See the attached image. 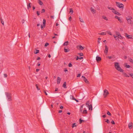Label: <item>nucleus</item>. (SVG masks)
Wrapping results in <instances>:
<instances>
[{
  "mask_svg": "<svg viewBox=\"0 0 133 133\" xmlns=\"http://www.w3.org/2000/svg\"><path fill=\"white\" fill-rule=\"evenodd\" d=\"M105 122H107L108 123H110V121L108 119H105Z\"/></svg>",
  "mask_w": 133,
  "mask_h": 133,
  "instance_id": "obj_32",
  "label": "nucleus"
},
{
  "mask_svg": "<svg viewBox=\"0 0 133 133\" xmlns=\"http://www.w3.org/2000/svg\"><path fill=\"white\" fill-rule=\"evenodd\" d=\"M36 87L37 88V89L38 90H40V89L38 88V85L37 84H36Z\"/></svg>",
  "mask_w": 133,
  "mask_h": 133,
  "instance_id": "obj_42",
  "label": "nucleus"
},
{
  "mask_svg": "<svg viewBox=\"0 0 133 133\" xmlns=\"http://www.w3.org/2000/svg\"><path fill=\"white\" fill-rule=\"evenodd\" d=\"M113 36H114L115 39L116 40H117V39H119V38H118V36H115V35H114Z\"/></svg>",
  "mask_w": 133,
  "mask_h": 133,
  "instance_id": "obj_21",
  "label": "nucleus"
},
{
  "mask_svg": "<svg viewBox=\"0 0 133 133\" xmlns=\"http://www.w3.org/2000/svg\"><path fill=\"white\" fill-rule=\"evenodd\" d=\"M68 41H66L64 43V44H63V45L64 46H66L68 45Z\"/></svg>",
  "mask_w": 133,
  "mask_h": 133,
  "instance_id": "obj_18",
  "label": "nucleus"
},
{
  "mask_svg": "<svg viewBox=\"0 0 133 133\" xmlns=\"http://www.w3.org/2000/svg\"><path fill=\"white\" fill-rule=\"evenodd\" d=\"M25 21L24 19H23L22 21V22L23 24L24 23V22H25Z\"/></svg>",
  "mask_w": 133,
  "mask_h": 133,
  "instance_id": "obj_62",
  "label": "nucleus"
},
{
  "mask_svg": "<svg viewBox=\"0 0 133 133\" xmlns=\"http://www.w3.org/2000/svg\"><path fill=\"white\" fill-rule=\"evenodd\" d=\"M104 94L103 95L104 97H106L107 95L109 94V93L108 91L106 89H105L104 91Z\"/></svg>",
  "mask_w": 133,
  "mask_h": 133,
  "instance_id": "obj_7",
  "label": "nucleus"
},
{
  "mask_svg": "<svg viewBox=\"0 0 133 133\" xmlns=\"http://www.w3.org/2000/svg\"><path fill=\"white\" fill-rule=\"evenodd\" d=\"M102 17L103 19H104L106 21H107L108 20L107 18L105 16H102Z\"/></svg>",
  "mask_w": 133,
  "mask_h": 133,
  "instance_id": "obj_26",
  "label": "nucleus"
},
{
  "mask_svg": "<svg viewBox=\"0 0 133 133\" xmlns=\"http://www.w3.org/2000/svg\"><path fill=\"white\" fill-rule=\"evenodd\" d=\"M96 58V60L97 62L100 61L101 59V57L99 56H97Z\"/></svg>",
  "mask_w": 133,
  "mask_h": 133,
  "instance_id": "obj_12",
  "label": "nucleus"
},
{
  "mask_svg": "<svg viewBox=\"0 0 133 133\" xmlns=\"http://www.w3.org/2000/svg\"><path fill=\"white\" fill-rule=\"evenodd\" d=\"M49 45V44L48 43H46L45 44V46H47Z\"/></svg>",
  "mask_w": 133,
  "mask_h": 133,
  "instance_id": "obj_48",
  "label": "nucleus"
},
{
  "mask_svg": "<svg viewBox=\"0 0 133 133\" xmlns=\"http://www.w3.org/2000/svg\"><path fill=\"white\" fill-rule=\"evenodd\" d=\"M70 97L71 99L72 100H73V98H75L74 97V96L72 95H71L70 96Z\"/></svg>",
  "mask_w": 133,
  "mask_h": 133,
  "instance_id": "obj_38",
  "label": "nucleus"
},
{
  "mask_svg": "<svg viewBox=\"0 0 133 133\" xmlns=\"http://www.w3.org/2000/svg\"><path fill=\"white\" fill-rule=\"evenodd\" d=\"M72 19V18L71 17H70L69 18V21H71V20Z\"/></svg>",
  "mask_w": 133,
  "mask_h": 133,
  "instance_id": "obj_51",
  "label": "nucleus"
},
{
  "mask_svg": "<svg viewBox=\"0 0 133 133\" xmlns=\"http://www.w3.org/2000/svg\"><path fill=\"white\" fill-rule=\"evenodd\" d=\"M101 39L100 38H98V43H99L100 42V41L101 40Z\"/></svg>",
  "mask_w": 133,
  "mask_h": 133,
  "instance_id": "obj_46",
  "label": "nucleus"
},
{
  "mask_svg": "<svg viewBox=\"0 0 133 133\" xmlns=\"http://www.w3.org/2000/svg\"><path fill=\"white\" fill-rule=\"evenodd\" d=\"M107 115H109L110 116H111V114L108 111H107Z\"/></svg>",
  "mask_w": 133,
  "mask_h": 133,
  "instance_id": "obj_34",
  "label": "nucleus"
},
{
  "mask_svg": "<svg viewBox=\"0 0 133 133\" xmlns=\"http://www.w3.org/2000/svg\"><path fill=\"white\" fill-rule=\"evenodd\" d=\"M124 76L125 77H129V76H128L127 74L126 73H124Z\"/></svg>",
  "mask_w": 133,
  "mask_h": 133,
  "instance_id": "obj_37",
  "label": "nucleus"
},
{
  "mask_svg": "<svg viewBox=\"0 0 133 133\" xmlns=\"http://www.w3.org/2000/svg\"><path fill=\"white\" fill-rule=\"evenodd\" d=\"M125 66L127 68H130V66L129 65H127V64H126V65H125Z\"/></svg>",
  "mask_w": 133,
  "mask_h": 133,
  "instance_id": "obj_44",
  "label": "nucleus"
},
{
  "mask_svg": "<svg viewBox=\"0 0 133 133\" xmlns=\"http://www.w3.org/2000/svg\"><path fill=\"white\" fill-rule=\"evenodd\" d=\"M116 3L117 6L119 7V8L122 9H123L124 5L122 4L119 3L117 2H116Z\"/></svg>",
  "mask_w": 133,
  "mask_h": 133,
  "instance_id": "obj_3",
  "label": "nucleus"
},
{
  "mask_svg": "<svg viewBox=\"0 0 133 133\" xmlns=\"http://www.w3.org/2000/svg\"><path fill=\"white\" fill-rule=\"evenodd\" d=\"M43 27H45L46 23V20L45 19H43Z\"/></svg>",
  "mask_w": 133,
  "mask_h": 133,
  "instance_id": "obj_14",
  "label": "nucleus"
},
{
  "mask_svg": "<svg viewBox=\"0 0 133 133\" xmlns=\"http://www.w3.org/2000/svg\"><path fill=\"white\" fill-rule=\"evenodd\" d=\"M70 13H71V14H72L73 13V11L72 8H70Z\"/></svg>",
  "mask_w": 133,
  "mask_h": 133,
  "instance_id": "obj_24",
  "label": "nucleus"
},
{
  "mask_svg": "<svg viewBox=\"0 0 133 133\" xmlns=\"http://www.w3.org/2000/svg\"><path fill=\"white\" fill-rule=\"evenodd\" d=\"M61 81V78L59 77H58L57 80V84H59Z\"/></svg>",
  "mask_w": 133,
  "mask_h": 133,
  "instance_id": "obj_13",
  "label": "nucleus"
},
{
  "mask_svg": "<svg viewBox=\"0 0 133 133\" xmlns=\"http://www.w3.org/2000/svg\"><path fill=\"white\" fill-rule=\"evenodd\" d=\"M4 77H7V75L5 74H4Z\"/></svg>",
  "mask_w": 133,
  "mask_h": 133,
  "instance_id": "obj_50",
  "label": "nucleus"
},
{
  "mask_svg": "<svg viewBox=\"0 0 133 133\" xmlns=\"http://www.w3.org/2000/svg\"><path fill=\"white\" fill-rule=\"evenodd\" d=\"M107 32L109 35H112V34L111 32H110L109 31H107Z\"/></svg>",
  "mask_w": 133,
  "mask_h": 133,
  "instance_id": "obj_30",
  "label": "nucleus"
},
{
  "mask_svg": "<svg viewBox=\"0 0 133 133\" xmlns=\"http://www.w3.org/2000/svg\"><path fill=\"white\" fill-rule=\"evenodd\" d=\"M39 50H36V51H34V53L35 54H37L39 52Z\"/></svg>",
  "mask_w": 133,
  "mask_h": 133,
  "instance_id": "obj_27",
  "label": "nucleus"
},
{
  "mask_svg": "<svg viewBox=\"0 0 133 133\" xmlns=\"http://www.w3.org/2000/svg\"><path fill=\"white\" fill-rule=\"evenodd\" d=\"M115 33L116 35L118 36L120 34L119 32L117 31L115 32Z\"/></svg>",
  "mask_w": 133,
  "mask_h": 133,
  "instance_id": "obj_28",
  "label": "nucleus"
},
{
  "mask_svg": "<svg viewBox=\"0 0 133 133\" xmlns=\"http://www.w3.org/2000/svg\"><path fill=\"white\" fill-rule=\"evenodd\" d=\"M39 70V69H37L36 70V71L37 72H38Z\"/></svg>",
  "mask_w": 133,
  "mask_h": 133,
  "instance_id": "obj_61",
  "label": "nucleus"
},
{
  "mask_svg": "<svg viewBox=\"0 0 133 133\" xmlns=\"http://www.w3.org/2000/svg\"><path fill=\"white\" fill-rule=\"evenodd\" d=\"M102 117L103 118H105L106 117V115H104L102 116Z\"/></svg>",
  "mask_w": 133,
  "mask_h": 133,
  "instance_id": "obj_60",
  "label": "nucleus"
},
{
  "mask_svg": "<svg viewBox=\"0 0 133 133\" xmlns=\"http://www.w3.org/2000/svg\"><path fill=\"white\" fill-rule=\"evenodd\" d=\"M0 20L1 21V22L2 24L3 25H4V22L3 21V20L1 18H0Z\"/></svg>",
  "mask_w": 133,
  "mask_h": 133,
  "instance_id": "obj_22",
  "label": "nucleus"
},
{
  "mask_svg": "<svg viewBox=\"0 0 133 133\" xmlns=\"http://www.w3.org/2000/svg\"><path fill=\"white\" fill-rule=\"evenodd\" d=\"M77 48L78 49L81 50H83L84 48L82 47L81 45H78L77 46Z\"/></svg>",
  "mask_w": 133,
  "mask_h": 133,
  "instance_id": "obj_11",
  "label": "nucleus"
},
{
  "mask_svg": "<svg viewBox=\"0 0 133 133\" xmlns=\"http://www.w3.org/2000/svg\"><path fill=\"white\" fill-rule=\"evenodd\" d=\"M126 19L128 21V23L130 24L131 25H132L133 24V22L131 21L130 17L129 16L128 17H127Z\"/></svg>",
  "mask_w": 133,
  "mask_h": 133,
  "instance_id": "obj_4",
  "label": "nucleus"
},
{
  "mask_svg": "<svg viewBox=\"0 0 133 133\" xmlns=\"http://www.w3.org/2000/svg\"><path fill=\"white\" fill-rule=\"evenodd\" d=\"M79 121H80V123H81L82 122V121H83V120H82L81 119H79Z\"/></svg>",
  "mask_w": 133,
  "mask_h": 133,
  "instance_id": "obj_54",
  "label": "nucleus"
},
{
  "mask_svg": "<svg viewBox=\"0 0 133 133\" xmlns=\"http://www.w3.org/2000/svg\"><path fill=\"white\" fill-rule=\"evenodd\" d=\"M124 58L125 59H126L127 58V57L126 56H124Z\"/></svg>",
  "mask_w": 133,
  "mask_h": 133,
  "instance_id": "obj_64",
  "label": "nucleus"
},
{
  "mask_svg": "<svg viewBox=\"0 0 133 133\" xmlns=\"http://www.w3.org/2000/svg\"><path fill=\"white\" fill-rule=\"evenodd\" d=\"M82 113L84 114H86L87 113V111L86 110H84L82 112Z\"/></svg>",
  "mask_w": 133,
  "mask_h": 133,
  "instance_id": "obj_25",
  "label": "nucleus"
},
{
  "mask_svg": "<svg viewBox=\"0 0 133 133\" xmlns=\"http://www.w3.org/2000/svg\"><path fill=\"white\" fill-rule=\"evenodd\" d=\"M66 82H64V83L63 85V87L65 88H67V87H66Z\"/></svg>",
  "mask_w": 133,
  "mask_h": 133,
  "instance_id": "obj_15",
  "label": "nucleus"
},
{
  "mask_svg": "<svg viewBox=\"0 0 133 133\" xmlns=\"http://www.w3.org/2000/svg\"><path fill=\"white\" fill-rule=\"evenodd\" d=\"M64 71H65V72H66V71H68V70H67V69L66 68H65L64 69Z\"/></svg>",
  "mask_w": 133,
  "mask_h": 133,
  "instance_id": "obj_52",
  "label": "nucleus"
},
{
  "mask_svg": "<svg viewBox=\"0 0 133 133\" xmlns=\"http://www.w3.org/2000/svg\"><path fill=\"white\" fill-rule=\"evenodd\" d=\"M96 12V11L94 9H92V13L93 14H95Z\"/></svg>",
  "mask_w": 133,
  "mask_h": 133,
  "instance_id": "obj_35",
  "label": "nucleus"
},
{
  "mask_svg": "<svg viewBox=\"0 0 133 133\" xmlns=\"http://www.w3.org/2000/svg\"><path fill=\"white\" fill-rule=\"evenodd\" d=\"M68 66L69 67H71L72 66V64H71V63H70L68 64Z\"/></svg>",
  "mask_w": 133,
  "mask_h": 133,
  "instance_id": "obj_40",
  "label": "nucleus"
},
{
  "mask_svg": "<svg viewBox=\"0 0 133 133\" xmlns=\"http://www.w3.org/2000/svg\"><path fill=\"white\" fill-rule=\"evenodd\" d=\"M132 122H130L128 124V127L130 129H131L132 128Z\"/></svg>",
  "mask_w": 133,
  "mask_h": 133,
  "instance_id": "obj_10",
  "label": "nucleus"
},
{
  "mask_svg": "<svg viewBox=\"0 0 133 133\" xmlns=\"http://www.w3.org/2000/svg\"><path fill=\"white\" fill-rule=\"evenodd\" d=\"M83 79L85 83H88L89 82L88 81L85 77H84V78Z\"/></svg>",
  "mask_w": 133,
  "mask_h": 133,
  "instance_id": "obj_19",
  "label": "nucleus"
},
{
  "mask_svg": "<svg viewBox=\"0 0 133 133\" xmlns=\"http://www.w3.org/2000/svg\"><path fill=\"white\" fill-rule=\"evenodd\" d=\"M98 34L101 35H105L106 34V33L105 32H102L101 33H99Z\"/></svg>",
  "mask_w": 133,
  "mask_h": 133,
  "instance_id": "obj_20",
  "label": "nucleus"
},
{
  "mask_svg": "<svg viewBox=\"0 0 133 133\" xmlns=\"http://www.w3.org/2000/svg\"><path fill=\"white\" fill-rule=\"evenodd\" d=\"M79 19L80 21V22H84V21H83V19L81 17H79Z\"/></svg>",
  "mask_w": 133,
  "mask_h": 133,
  "instance_id": "obj_29",
  "label": "nucleus"
},
{
  "mask_svg": "<svg viewBox=\"0 0 133 133\" xmlns=\"http://www.w3.org/2000/svg\"><path fill=\"white\" fill-rule=\"evenodd\" d=\"M115 18L117 19H118V21L120 22H122V20L121 19L120 17H119L117 16H115Z\"/></svg>",
  "mask_w": 133,
  "mask_h": 133,
  "instance_id": "obj_9",
  "label": "nucleus"
},
{
  "mask_svg": "<svg viewBox=\"0 0 133 133\" xmlns=\"http://www.w3.org/2000/svg\"><path fill=\"white\" fill-rule=\"evenodd\" d=\"M44 92L45 93V94L46 95H48L47 93L46 92V91L45 90H44Z\"/></svg>",
  "mask_w": 133,
  "mask_h": 133,
  "instance_id": "obj_58",
  "label": "nucleus"
},
{
  "mask_svg": "<svg viewBox=\"0 0 133 133\" xmlns=\"http://www.w3.org/2000/svg\"><path fill=\"white\" fill-rule=\"evenodd\" d=\"M116 11L115 10L114 8L112 10V12L114 14L115 13Z\"/></svg>",
  "mask_w": 133,
  "mask_h": 133,
  "instance_id": "obj_39",
  "label": "nucleus"
},
{
  "mask_svg": "<svg viewBox=\"0 0 133 133\" xmlns=\"http://www.w3.org/2000/svg\"><path fill=\"white\" fill-rule=\"evenodd\" d=\"M125 36L128 39H133V36L131 35H128L127 33H125Z\"/></svg>",
  "mask_w": 133,
  "mask_h": 133,
  "instance_id": "obj_5",
  "label": "nucleus"
},
{
  "mask_svg": "<svg viewBox=\"0 0 133 133\" xmlns=\"http://www.w3.org/2000/svg\"><path fill=\"white\" fill-rule=\"evenodd\" d=\"M114 56H109L108 57V58L109 59H111V58H114Z\"/></svg>",
  "mask_w": 133,
  "mask_h": 133,
  "instance_id": "obj_33",
  "label": "nucleus"
},
{
  "mask_svg": "<svg viewBox=\"0 0 133 133\" xmlns=\"http://www.w3.org/2000/svg\"><path fill=\"white\" fill-rule=\"evenodd\" d=\"M64 51L65 52H69L70 50L69 49H66L65 48H64Z\"/></svg>",
  "mask_w": 133,
  "mask_h": 133,
  "instance_id": "obj_17",
  "label": "nucleus"
},
{
  "mask_svg": "<svg viewBox=\"0 0 133 133\" xmlns=\"http://www.w3.org/2000/svg\"><path fill=\"white\" fill-rule=\"evenodd\" d=\"M108 8L109 9H110V10H112V9H113V8H112V7H109V6H108Z\"/></svg>",
  "mask_w": 133,
  "mask_h": 133,
  "instance_id": "obj_45",
  "label": "nucleus"
},
{
  "mask_svg": "<svg viewBox=\"0 0 133 133\" xmlns=\"http://www.w3.org/2000/svg\"><path fill=\"white\" fill-rule=\"evenodd\" d=\"M111 123L112 124H115V122L114 121L112 120L111 121Z\"/></svg>",
  "mask_w": 133,
  "mask_h": 133,
  "instance_id": "obj_49",
  "label": "nucleus"
},
{
  "mask_svg": "<svg viewBox=\"0 0 133 133\" xmlns=\"http://www.w3.org/2000/svg\"><path fill=\"white\" fill-rule=\"evenodd\" d=\"M105 49L104 50V52L105 54H107L108 53V48L107 46V45H105Z\"/></svg>",
  "mask_w": 133,
  "mask_h": 133,
  "instance_id": "obj_8",
  "label": "nucleus"
},
{
  "mask_svg": "<svg viewBox=\"0 0 133 133\" xmlns=\"http://www.w3.org/2000/svg\"><path fill=\"white\" fill-rule=\"evenodd\" d=\"M129 61L130 62H131V63H133V61L131 58H130L129 59Z\"/></svg>",
  "mask_w": 133,
  "mask_h": 133,
  "instance_id": "obj_43",
  "label": "nucleus"
},
{
  "mask_svg": "<svg viewBox=\"0 0 133 133\" xmlns=\"http://www.w3.org/2000/svg\"><path fill=\"white\" fill-rule=\"evenodd\" d=\"M5 94L7 98V100L8 101H11L12 100L11 94V93L9 92H6Z\"/></svg>",
  "mask_w": 133,
  "mask_h": 133,
  "instance_id": "obj_2",
  "label": "nucleus"
},
{
  "mask_svg": "<svg viewBox=\"0 0 133 133\" xmlns=\"http://www.w3.org/2000/svg\"><path fill=\"white\" fill-rule=\"evenodd\" d=\"M45 10L44 9H42L41 12L42 13H44L45 12Z\"/></svg>",
  "mask_w": 133,
  "mask_h": 133,
  "instance_id": "obj_41",
  "label": "nucleus"
},
{
  "mask_svg": "<svg viewBox=\"0 0 133 133\" xmlns=\"http://www.w3.org/2000/svg\"><path fill=\"white\" fill-rule=\"evenodd\" d=\"M81 75V74H78L77 75V77H79Z\"/></svg>",
  "mask_w": 133,
  "mask_h": 133,
  "instance_id": "obj_57",
  "label": "nucleus"
},
{
  "mask_svg": "<svg viewBox=\"0 0 133 133\" xmlns=\"http://www.w3.org/2000/svg\"><path fill=\"white\" fill-rule=\"evenodd\" d=\"M37 59L38 60H39L41 59V58L39 57H38L37 58Z\"/></svg>",
  "mask_w": 133,
  "mask_h": 133,
  "instance_id": "obj_63",
  "label": "nucleus"
},
{
  "mask_svg": "<svg viewBox=\"0 0 133 133\" xmlns=\"http://www.w3.org/2000/svg\"><path fill=\"white\" fill-rule=\"evenodd\" d=\"M38 2L39 4L40 5H42L43 4V2L40 0H38Z\"/></svg>",
  "mask_w": 133,
  "mask_h": 133,
  "instance_id": "obj_16",
  "label": "nucleus"
},
{
  "mask_svg": "<svg viewBox=\"0 0 133 133\" xmlns=\"http://www.w3.org/2000/svg\"><path fill=\"white\" fill-rule=\"evenodd\" d=\"M89 103V102H87L86 104L89 110H91V104H90V105Z\"/></svg>",
  "mask_w": 133,
  "mask_h": 133,
  "instance_id": "obj_6",
  "label": "nucleus"
},
{
  "mask_svg": "<svg viewBox=\"0 0 133 133\" xmlns=\"http://www.w3.org/2000/svg\"><path fill=\"white\" fill-rule=\"evenodd\" d=\"M130 75L133 78V74H130Z\"/></svg>",
  "mask_w": 133,
  "mask_h": 133,
  "instance_id": "obj_55",
  "label": "nucleus"
},
{
  "mask_svg": "<svg viewBox=\"0 0 133 133\" xmlns=\"http://www.w3.org/2000/svg\"><path fill=\"white\" fill-rule=\"evenodd\" d=\"M118 38H119L120 39H123V37L121 36V35L120 34L119 36H118Z\"/></svg>",
  "mask_w": 133,
  "mask_h": 133,
  "instance_id": "obj_36",
  "label": "nucleus"
},
{
  "mask_svg": "<svg viewBox=\"0 0 133 133\" xmlns=\"http://www.w3.org/2000/svg\"><path fill=\"white\" fill-rule=\"evenodd\" d=\"M114 67L116 70L121 72H123L124 70L120 67L119 63L117 62L114 63Z\"/></svg>",
  "mask_w": 133,
  "mask_h": 133,
  "instance_id": "obj_1",
  "label": "nucleus"
},
{
  "mask_svg": "<svg viewBox=\"0 0 133 133\" xmlns=\"http://www.w3.org/2000/svg\"><path fill=\"white\" fill-rule=\"evenodd\" d=\"M77 126V125H76V123H74L72 124V128H74V127H76Z\"/></svg>",
  "mask_w": 133,
  "mask_h": 133,
  "instance_id": "obj_31",
  "label": "nucleus"
},
{
  "mask_svg": "<svg viewBox=\"0 0 133 133\" xmlns=\"http://www.w3.org/2000/svg\"><path fill=\"white\" fill-rule=\"evenodd\" d=\"M79 54L80 56H83V54L82 53H81L79 54Z\"/></svg>",
  "mask_w": 133,
  "mask_h": 133,
  "instance_id": "obj_53",
  "label": "nucleus"
},
{
  "mask_svg": "<svg viewBox=\"0 0 133 133\" xmlns=\"http://www.w3.org/2000/svg\"><path fill=\"white\" fill-rule=\"evenodd\" d=\"M37 15L38 16L39 15V14H40L39 12L38 11H37Z\"/></svg>",
  "mask_w": 133,
  "mask_h": 133,
  "instance_id": "obj_59",
  "label": "nucleus"
},
{
  "mask_svg": "<svg viewBox=\"0 0 133 133\" xmlns=\"http://www.w3.org/2000/svg\"><path fill=\"white\" fill-rule=\"evenodd\" d=\"M31 4V3H29V5H28V7L29 6V7L30 8H31V5H30Z\"/></svg>",
  "mask_w": 133,
  "mask_h": 133,
  "instance_id": "obj_47",
  "label": "nucleus"
},
{
  "mask_svg": "<svg viewBox=\"0 0 133 133\" xmlns=\"http://www.w3.org/2000/svg\"><path fill=\"white\" fill-rule=\"evenodd\" d=\"M114 14L117 15L118 16H120L121 15V14L117 11H116Z\"/></svg>",
  "mask_w": 133,
  "mask_h": 133,
  "instance_id": "obj_23",
  "label": "nucleus"
},
{
  "mask_svg": "<svg viewBox=\"0 0 133 133\" xmlns=\"http://www.w3.org/2000/svg\"><path fill=\"white\" fill-rule=\"evenodd\" d=\"M73 100H75L77 102H78V101L75 98H73Z\"/></svg>",
  "mask_w": 133,
  "mask_h": 133,
  "instance_id": "obj_56",
  "label": "nucleus"
}]
</instances>
